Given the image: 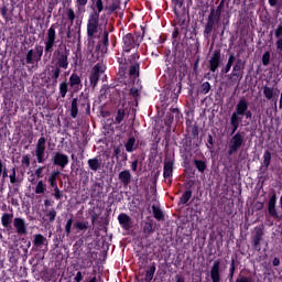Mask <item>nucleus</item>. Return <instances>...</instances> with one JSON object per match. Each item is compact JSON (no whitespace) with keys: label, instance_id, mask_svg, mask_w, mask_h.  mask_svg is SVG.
Segmentation results:
<instances>
[{"label":"nucleus","instance_id":"nucleus-56","mask_svg":"<svg viewBox=\"0 0 282 282\" xmlns=\"http://www.w3.org/2000/svg\"><path fill=\"white\" fill-rule=\"evenodd\" d=\"M7 170H8V169H7V164L3 163L2 160H0V178L2 177V173H3L4 171H7Z\"/></svg>","mask_w":282,"mask_h":282},{"label":"nucleus","instance_id":"nucleus-11","mask_svg":"<svg viewBox=\"0 0 282 282\" xmlns=\"http://www.w3.org/2000/svg\"><path fill=\"white\" fill-rule=\"evenodd\" d=\"M221 65V53L219 51H214L209 59V69L215 73L217 68Z\"/></svg>","mask_w":282,"mask_h":282},{"label":"nucleus","instance_id":"nucleus-44","mask_svg":"<svg viewBox=\"0 0 282 282\" xmlns=\"http://www.w3.org/2000/svg\"><path fill=\"white\" fill-rule=\"evenodd\" d=\"M74 219L69 218L65 225V232L67 236L72 234V227H73Z\"/></svg>","mask_w":282,"mask_h":282},{"label":"nucleus","instance_id":"nucleus-46","mask_svg":"<svg viewBox=\"0 0 282 282\" xmlns=\"http://www.w3.org/2000/svg\"><path fill=\"white\" fill-rule=\"evenodd\" d=\"M9 180L11 184H17L18 180H17V169L13 167L12 169V173L9 175Z\"/></svg>","mask_w":282,"mask_h":282},{"label":"nucleus","instance_id":"nucleus-52","mask_svg":"<svg viewBox=\"0 0 282 282\" xmlns=\"http://www.w3.org/2000/svg\"><path fill=\"white\" fill-rule=\"evenodd\" d=\"M230 124L232 127V133L237 132V130L239 129L240 123L236 120L230 119Z\"/></svg>","mask_w":282,"mask_h":282},{"label":"nucleus","instance_id":"nucleus-58","mask_svg":"<svg viewBox=\"0 0 282 282\" xmlns=\"http://www.w3.org/2000/svg\"><path fill=\"white\" fill-rule=\"evenodd\" d=\"M43 171H44V167H37V169L35 170V175H36L39 178L43 177Z\"/></svg>","mask_w":282,"mask_h":282},{"label":"nucleus","instance_id":"nucleus-54","mask_svg":"<svg viewBox=\"0 0 282 282\" xmlns=\"http://www.w3.org/2000/svg\"><path fill=\"white\" fill-rule=\"evenodd\" d=\"M236 282H254V280L248 276H240L236 280Z\"/></svg>","mask_w":282,"mask_h":282},{"label":"nucleus","instance_id":"nucleus-10","mask_svg":"<svg viewBox=\"0 0 282 282\" xmlns=\"http://www.w3.org/2000/svg\"><path fill=\"white\" fill-rule=\"evenodd\" d=\"M173 172H174V161L173 160H165L163 176H164V180L167 184H172Z\"/></svg>","mask_w":282,"mask_h":282},{"label":"nucleus","instance_id":"nucleus-26","mask_svg":"<svg viewBox=\"0 0 282 282\" xmlns=\"http://www.w3.org/2000/svg\"><path fill=\"white\" fill-rule=\"evenodd\" d=\"M135 143H137L135 138H130L126 143V151L129 153L133 152L135 150Z\"/></svg>","mask_w":282,"mask_h":282},{"label":"nucleus","instance_id":"nucleus-22","mask_svg":"<svg viewBox=\"0 0 282 282\" xmlns=\"http://www.w3.org/2000/svg\"><path fill=\"white\" fill-rule=\"evenodd\" d=\"M269 214L272 217H276V195H273L270 199H269Z\"/></svg>","mask_w":282,"mask_h":282},{"label":"nucleus","instance_id":"nucleus-14","mask_svg":"<svg viewBox=\"0 0 282 282\" xmlns=\"http://www.w3.org/2000/svg\"><path fill=\"white\" fill-rule=\"evenodd\" d=\"M69 87L74 91H79L83 87L80 76L77 74H72L69 77Z\"/></svg>","mask_w":282,"mask_h":282},{"label":"nucleus","instance_id":"nucleus-12","mask_svg":"<svg viewBox=\"0 0 282 282\" xmlns=\"http://www.w3.org/2000/svg\"><path fill=\"white\" fill-rule=\"evenodd\" d=\"M263 240V230L261 228H256L252 235V247L257 251H261V241Z\"/></svg>","mask_w":282,"mask_h":282},{"label":"nucleus","instance_id":"nucleus-18","mask_svg":"<svg viewBox=\"0 0 282 282\" xmlns=\"http://www.w3.org/2000/svg\"><path fill=\"white\" fill-rule=\"evenodd\" d=\"M132 174L129 170L121 171L119 173V180L124 186H128L131 183Z\"/></svg>","mask_w":282,"mask_h":282},{"label":"nucleus","instance_id":"nucleus-8","mask_svg":"<svg viewBox=\"0 0 282 282\" xmlns=\"http://www.w3.org/2000/svg\"><path fill=\"white\" fill-rule=\"evenodd\" d=\"M52 162L54 165L65 169L69 164V158L67 154L56 152L52 158Z\"/></svg>","mask_w":282,"mask_h":282},{"label":"nucleus","instance_id":"nucleus-36","mask_svg":"<svg viewBox=\"0 0 282 282\" xmlns=\"http://www.w3.org/2000/svg\"><path fill=\"white\" fill-rule=\"evenodd\" d=\"M263 94L268 100L272 99L274 97V89L271 87L265 86L263 89Z\"/></svg>","mask_w":282,"mask_h":282},{"label":"nucleus","instance_id":"nucleus-49","mask_svg":"<svg viewBox=\"0 0 282 282\" xmlns=\"http://www.w3.org/2000/svg\"><path fill=\"white\" fill-rule=\"evenodd\" d=\"M61 76V68L56 67L52 70V79L57 80Z\"/></svg>","mask_w":282,"mask_h":282},{"label":"nucleus","instance_id":"nucleus-41","mask_svg":"<svg viewBox=\"0 0 282 282\" xmlns=\"http://www.w3.org/2000/svg\"><path fill=\"white\" fill-rule=\"evenodd\" d=\"M74 227L78 230H87L88 229V223L84 221H76Z\"/></svg>","mask_w":282,"mask_h":282},{"label":"nucleus","instance_id":"nucleus-39","mask_svg":"<svg viewBox=\"0 0 282 282\" xmlns=\"http://www.w3.org/2000/svg\"><path fill=\"white\" fill-rule=\"evenodd\" d=\"M235 63V55L231 54L228 59V64L225 67V73L228 74L230 72V68H232V64Z\"/></svg>","mask_w":282,"mask_h":282},{"label":"nucleus","instance_id":"nucleus-47","mask_svg":"<svg viewBox=\"0 0 282 282\" xmlns=\"http://www.w3.org/2000/svg\"><path fill=\"white\" fill-rule=\"evenodd\" d=\"M262 64L263 66L270 65V52H264L262 55Z\"/></svg>","mask_w":282,"mask_h":282},{"label":"nucleus","instance_id":"nucleus-25","mask_svg":"<svg viewBox=\"0 0 282 282\" xmlns=\"http://www.w3.org/2000/svg\"><path fill=\"white\" fill-rule=\"evenodd\" d=\"M59 175V172H53L51 173L50 177H48V183H50V186L52 188H56L58 187L57 185V176Z\"/></svg>","mask_w":282,"mask_h":282},{"label":"nucleus","instance_id":"nucleus-64","mask_svg":"<svg viewBox=\"0 0 282 282\" xmlns=\"http://www.w3.org/2000/svg\"><path fill=\"white\" fill-rule=\"evenodd\" d=\"M176 282H185V279L181 275L176 276Z\"/></svg>","mask_w":282,"mask_h":282},{"label":"nucleus","instance_id":"nucleus-43","mask_svg":"<svg viewBox=\"0 0 282 282\" xmlns=\"http://www.w3.org/2000/svg\"><path fill=\"white\" fill-rule=\"evenodd\" d=\"M22 165H24L25 167H30L31 165V155L30 154H25L22 156L21 160Z\"/></svg>","mask_w":282,"mask_h":282},{"label":"nucleus","instance_id":"nucleus-37","mask_svg":"<svg viewBox=\"0 0 282 282\" xmlns=\"http://www.w3.org/2000/svg\"><path fill=\"white\" fill-rule=\"evenodd\" d=\"M34 63H35L34 51H33V50H30V51L26 53V64L33 65Z\"/></svg>","mask_w":282,"mask_h":282},{"label":"nucleus","instance_id":"nucleus-30","mask_svg":"<svg viewBox=\"0 0 282 282\" xmlns=\"http://www.w3.org/2000/svg\"><path fill=\"white\" fill-rule=\"evenodd\" d=\"M139 73H140V65L139 64H133V65L130 66L129 75L131 77L139 76Z\"/></svg>","mask_w":282,"mask_h":282},{"label":"nucleus","instance_id":"nucleus-21","mask_svg":"<svg viewBox=\"0 0 282 282\" xmlns=\"http://www.w3.org/2000/svg\"><path fill=\"white\" fill-rule=\"evenodd\" d=\"M58 68L67 69L68 68V56L66 54H59L57 58Z\"/></svg>","mask_w":282,"mask_h":282},{"label":"nucleus","instance_id":"nucleus-7","mask_svg":"<svg viewBox=\"0 0 282 282\" xmlns=\"http://www.w3.org/2000/svg\"><path fill=\"white\" fill-rule=\"evenodd\" d=\"M234 112L245 115L246 119H252V111L248 109V100H246V98H242L238 101Z\"/></svg>","mask_w":282,"mask_h":282},{"label":"nucleus","instance_id":"nucleus-33","mask_svg":"<svg viewBox=\"0 0 282 282\" xmlns=\"http://www.w3.org/2000/svg\"><path fill=\"white\" fill-rule=\"evenodd\" d=\"M272 161V153H270V151H264V154H263V165L265 167H269L270 166V162Z\"/></svg>","mask_w":282,"mask_h":282},{"label":"nucleus","instance_id":"nucleus-53","mask_svg":"<svg viewBox=\"0 0 282 282\" xmlns=\"http://www.w3.org/2000/svg\"><path fill=\"white\" fill-rule=\"evenodd\" d=\"M241 72V62H237L235 67H234V73H235V76L239 75V73Z\"/></svg>","mask_w":282,"mask_h":282},{"label":"nucleus","instance_id":"nucleus-57","mask_svg":"<svg viewBox=\"0 0 282 282\" xmlns=\"http://www.w3.org/2000/svg\"><path fill=\"white\" fill-rule=\"evenodd\" d=\"M75 282H82L83 281V273L82 271H78L74 278Z\"/></svg>","mask_w":282,"mask_h":282},{"label":"nucleus","instance_id":"nucleus-29","mask_svg":"<svg viewBox=\"0 0 282 282\" xmlns=\"http://www.w3.org/2000/svg\"><path fill=\"white\" fill-rule=\"evenodd\" d=\"M192 198V192L186 191L180 198V205H186Z\"/></svg>","mask_w":282,"mask_h":282},{"label":"nucleus","instance_id":"nucleus-31","mask_svg":"<svg viewBox=\"0 0 282 282\" xmlns=\"http://www.w3.org/2000/svg\"><path fill=\"white\" fill-rule=\"evenodd\" d=\"M154 218L158 220H162L164 215L161 208L156 207L155 205L152 206Z\"/></svg>","mask_w":282,"mask_h":282},{"label":"nucleus","instance_id":"nucleus-3","mask_svg":"<svg viewBox=\"0 0 282 282\" xmlns=\"http://www.w3.org/2000/svg\"><path fill=\"white\" fill-rule=\"evenodd\" d=\"M46 142L47 140L45 137H41L36 142L35 156L39 164H43L46 161L45 159Z\"/></svg>","mask_w":282,"mask_h":282},{"label":"nucleus","instance_id":"nucleus-50","mask_svg":"<svg viewBox=\"0 0 282 282\" xmlns=\"http://www.w3.org/2000/svg\"><path fill=\"white\" fill-rule=\"evenodd\" d=\"M54 197L57 200H61L63 198V193L58 187H54Z\"/></svg>","mask_w":282,"mask_h":282},{"label":"nucleus","instance_id":"nucleus-17","mask_svg":"<svg viewBox=\"0 0 282 282\" xmlns=\"http://www.w3.org/2000/svg\"><path fill=\"white\" fill-rule=\"evenodd\" d=\"M33 246L36 248H42L43 246H47V239L42 234H35L33 236Z\"/></svg>","mask_w":282,"mask_h":282},{"label":"nucleus","instance_id":"nucleus-51","mask_svg":"<svg viewBox=\"0 0 282 282\" xmlns=\"http://www.w3.org/2000/svg\"><path fill=\"white\" fill-rule=\"evenodd\" d=\"M42 55H43V48L37 50V51L34 53V62H40L41 58H42Z\"/></svg>","mask_w":282,"mask_h":282},{"label":"nucleus","instance_id":"nucleus-61","mask_svg":"<svg viewBox=\"0 0 282 282\" xmlns=\"http://www.w3.org/2000/svg\"><path fill=\"white\" fill-rule=\"evenodd\" d=\"M8 177H9V173H8V169H7V170H4V171L1 173V177H0V178L6 180V178H8Z\"/></svg>","mask_w":282,"mask_h":282},{"label":"nucleus","instance_id":"nucleus-59","mask_svg":"<svg viewBox=\"0 0 282 282\" xmlns=\"http://www.w3.org/2000/svg\"><path fill=\"white\" fill-rule=\"evenodd\" d=\"M109 43V32L105 31L104 32V44L107 45Z\"/></svg>","mask_w":282,"mask_h":282},{"label":"nucleus","instance_id":"nucleus-24","mask_svg":"<svg viewBox=\"0 0 282 282\" xmlns=\"http://www.w3.org/2000/svg\"><path fill=\"white\" fill-rule=\"evenodd\" d=\"M77 116H78V99L74 98L72 100L70 117L75 119Z\"/></svg>","mask_w":282,"mask_h":282},{"label":"nucleus","instance_id":"nucleus-13","mask_svg":"<svg viewBox=\"0 0 282 282\" xmlns=\"http://www.w3.org/2000/svg\"><path fill=\"white\" fill-rule=\"evenodd\" d=\"M220 265H221V262L219 260H215L212 265L210 278H212L213 282H219L221 280V278L219 275Z\"/></svg>","mask_w":282,"mask_h":282},{"label":"nucleus","instance_id":"nucleus-60","mask_svg":"<svg viewBox=\"0 0 282 282\" xmlns=\"http://www.w3.org/2000/svg\"><path fill=\"white\" fill-rule=\"evenodd\" d=\"M138 164H139V161H138V160H134V161L132 162L131 169H132L133 172H137V170H138Z\"/></svg>","mask_w":282,"mask_h":282},{"label":"nucleus","instance_id":"nucleus-9","mask_svg":"<svg viewBox=\"0 0 282 282\" xmlns=\"http://www.w3.org/2000/svg\"><path fill=\"white\" fill-rule=\"evenodd\" d=\"M13 227L19 236H24L28 234L26 221L22 217H15L13 219Z\"/></svg>","mask_w":282,"mask_h":282},{"label":"nucleus","instance_id":"nucleus-62","mask_svg":"<svg viewBox=\"0 0 282 282\" xmlns=\"http://www.w3.org/2000/svg\"><path fill=\"white\" fill-rule=\"evenodd\" d=\"M281 264V260L279 258L273 259V265L279 267Z\"/></svg>","mask_w":282,"mask_h":282},{"label":"nucleus","instance_id":"nucleus-48","mask_svg":"<svg viewBox=\"0 0 282 282\" xmlns=\"http://www.w3.org/2000/svg\"><path fill=\"white\" fill-rule=\"evenodd\" d=\"M67 19L70 21V23H74L75 19H76V14L74 9H68L67 10Z\"/></svg>","mask_w":282,"mask_h":282},{"label":"nucleus","instance_id":"nucleus-23","mask_svg":"<svg viewBox=\"0 0 282 282\" xmlns=\"http://www.w3.org/2000/svg\"><path fill=\"white\" fill-rule=\"evenodd\" d=\"M155 272H156V267L155 265H151L149 268V270L147 271V273H145L144 281L145 282H152V280L154 279Z\"/></svg>","mask_w":282,"mask_h":282},{"label":"nucleus","instance_id":"nucleus-5","mask_svg":"<svg viewBox=\"0 0 282 282\" xmlns=\"http://www.w3.org/2000/svg\"><path fill=\"white\" fill-rule=\"evenodd\" d=\"M105 69H106L105 66L101 64H97L94 66L89 77L90 85L93 86V88L97 87L99 79L105 74Z\"/></svg>","mask_w":282,"mask_h":282},{"label":"nucleus","instance_id":"nucleus-4","mask_svg":"<svg viewBox=\"0 0 282 282\" xmlns=\"http://www.w3.org/2000/svg\"><path fill=\"white\" fill-rule=\"evenodd\" d=\"M243 145V134L237 132L229 141V155H232Z\"/></svg>","mask_w":282,"mask_h":282},{"label":"nucleus","instance_id":"nucleus-16","mask_svg":"<svg viewBox=\"0 0 282 282\" xmlns=\"http://www.w3.org/2000/svg\"><path fill=\"white\" fill-rule=\"evenodd\" d=\"M119 224L123 229L129 230L132 226L131 217L127 214H120L118 216Z\"/></svg>","mask_w":282,"mask_h":282},{"label":"nucleus","instance_id":"nucleus-34","mask_svg":"<svg viewBox=\"0 0 282 282\" xmlns=\"http://www.w3.org/2000/svg\"><path fill=\"white\" fill-rule=\"evenodd\" d=\"M68 93V84L66 82L59 84V95L65 98Z\"/></svg>","mask_w":282,"mask_h":282},{"label":"nucleus","instance_id":"nucleus-38","mask_svg":"<svg viewBox=\"0 0 282 282\" xmlns=\"http://www.w3.org/2000/svg\"><path fill=\"white\" fill-rule=\"evenodd\" d=\"M124 118H126V112H124V110H123V109H119V110H118V113H117V117H116V122H117L118 124H120V123L124 120Z\"/></svg>","mask_w":282,"mask_h":282},{"label":"nucleus","instance_id":"nucleus-45","mask_svg":"<svg viewBox=\"0 0 282 282\" xmlns=\"http://www.w3.org/2000/svg\"><path fill=\"white\" fill-rule=\"evenodd\" d=\"M57 216V212L55 209H51L48 210V213L46 214V217L48 218V220L51 223H53L56 219Z\"/></svg>","mask_w":282,"mask_h":282},{"label":"nucleus","instance_id":"nucleus-32","mask_svg":"<svg viewBox=\"0 0 282 282\" xmlns=\"http://www.w3.org/2000/svg\"><path fill=\"white\" fill-rule=\"evenodd\" d=\"M95 9L94 13H98V18H100V13L104 11V2L102 0H95L94 2Z\"/></svg>","mask_w":282,"mask_h":282},{"label":"nucleus","instance_id":"nucleus-28","mask_svg":"<svg viewBox=\"0 0 282 282\" xmlns=\"http://www.w3.org/2000/svg\"><path fill=\"white\" fill-rule=\"evenodd\" d=\"M88 4V0H76V8L78 13H85V8Z\"/></svg>","mask_w":282,"mask_h":282},{"label":"nucleus","instance_id":"nucleus-6","mask_svg":"<svg viewBox=\"0 0 282 282\" xmlns=\"http://www.w3.org/2000/svg\"><path fill=\"white\" fill-rule=\"evenodd\" d=\"M55 43H56V31H55V28L52 26L47 30L46 41H45V53H52Z\"/></svg>","mask_w":282,"mask_h":282},{"label":"nucleus","instance_id":"nucleus-63","mask_svg":"<svg viewBox=\"0 0 282 282\" xmlns=\"http://www.w3.org/2000/svg\"><path fill=\"white\" fill-rule=\"evenodd\" d=\"M278 0H269L271 7H276Z\"/></svg>","mask_w":282,"mask_h":282},{"label":"nucleus","instance_id":"nucleus-15","mask_svg":"<svg viewBox=\"0 0 282 282\" xmlns=\"http://www.w3.org/2000/svg\"><path fill=\"white\" fill-rule=\"evenodd\" d=\"M13 218H14L13 213H3L1 215V225H2V227L8 229V230L11 229L12 228Z\"/></svg>","mask_w":282,"mask_h":282},{"label":"nucleus","instance_id":"nucleus-1","mask_svg":"<svg viewBox=\"0 0 282 282\" xmlns=\"http://www.w3.org/2000/svg\"><path fill=\"white\" fill-rule=\"evenodd\" d=\"M143 37L139 34H127L123 36V52L130 53L132 48H135L141 44Z\"/></svg>","mask_w":282,"mask_h":282},{"label":"nucleus","instance_id":"nucleus-27","mask_svg":"<svg viewBox=\"0 0 282 282\" xmlns=\"http://www.w3.org/2000/svg\"><path fill=\"white\" fill-rule=\"evenodd\" d=\"M46 188H47L46 184L43 181H39L35 186V194L36 195L44 194Z\"/></svg>","mask_w":282,"mask_h":282},{"label":"nucleus","instance_id":"nucleus-35","mask_svg":"<svg viewBox=\"0 0 282 282\" xmlns=\"http://www.w3.org/2000/svg\"><path fill=\"white\" fill-rule=\"evenodd\" d=\"M243 117H246V115L234 111L231 115V120L241 124V122H243Z\"/></svg>","mask_w":282,"mask_h":282},{"label":"nucleus","instance_id":"nucleus-2","mask_svg":"<svg viewBox=\"0 0 282 282\" xmlns=\"http://www.w3.org/2000/svg\"><path fill=\"white\" fill-rule=\"evenodd\" d=\"M99 13L93 12L90 13L87 22V35L88 37H94L98 33V24H99Z\"/></svg>","mask_w":282,"mask_h":282},{"label":"nucleus","instance_id":"nucleus-19","mask_svg":"<svg viewBox=\"0 0 282 282\" xmlns=\"http://www.w3.org/2000/svg\"><path fill=\"white\" fill-rule=\"evenodd\" d=\"M274 35L276 37V50L278 52L282 53V24L278 25V28L274 31Z\"/></svg>","mask_w":282,"mask_h":282},{"label":"nucleus","instance_id":"nucleus-40","mask_svg":"<svg viewBox=\"0 0 282 282\" xmlns=\"http://www.w3.org/2000/svg\"><path fill=\"white\" fill-rule=\"evenodd\" d=\"M195 166L199 172H204L206 170V163L200 160H195Z\"/></svg>","mask_w":282,"mask_h":282},{"label":"nucleus","instance_id":"nucleus-42","mask_svg":"<svg viewBox=\"0 0 282 282\" xmlns=\"http://www.w3.org/2000/svg\"><path fill=\"white\" fill-rule=\"evenodd\" d=\"M200 91L203 95H207L210 91V83L205 82L202 84Z\"/></svg>","mask_w":282,"mask_h":282},{"label":"nucleus","instance_id":"nucleus-20","mask_svg":"<svg viewBox=\"0 0 282 282\" xmlns=\"http://www.w3.org/2000/svg\"><path fill=\"white\" fill-rule=\"evenodd\" d=\"M88 166L91 171L97 172L101 169V161L98 158L89 159Z\"/></svg>","mask_w":282,"mask_h":282},{"label":"nucleus","instance_id":"nucleus-55","mask_svg":"<svg viewBox=\"0 0 282 282\" xmlns=\"http://www.w3.org/2000/svg\"><path fill=\"white\" fill-rule=\"evenodd\" d=\"M229 276L231 280L235 276V260L231 261V265L229 268Z\"/></svg>","mask_w":282,"mask_h":282}]
</instances>
